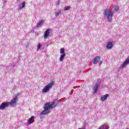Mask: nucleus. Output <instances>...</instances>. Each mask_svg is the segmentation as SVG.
<instances>
[{
    "instance_id": "aec40b11",
    "label": "nucleus",
    "mask_w": 129,
    "mask_h": 129,
    "mask_svg": "<svg viewBox=\"0 0 129 129\" xmlns=\"http://www.w3.org/2000/svg\"><path fill=\"white\" fill-rule=\"evenodd\" d=\"M41 47H42V45L41 44V43H39L37 45V51L41 49Z\"/></svg>"
},
{
    "instance_id": "a211bd4d",
    "label": "nucleus",
    "mask_w": 129,
    "mask_h": 129,
    "mask_svg": "<svg viewBox=\"0 0 129 129\" xmlns=\"http://www.w3.org/2000/svg\"><path fill=\"white\" fill-rule=\"evenodd\" d=\"M43 24V21H40L39 22H38L37 25H36V27H37V28H39V27H41V26H42V24Z\"/></svg>"
},
{
    "instance_id": "0eeeda50",
    "label": "nucleus",
    "mask_w": 129,
    "mask_h": 129,
    "mask_svg": "<svg viewBox=\"0 0 129 129\" xmlns=\"http://www.w3.org/2000/svg\"><path fill=\"white\" fill-rule=\"evenodd\" d=\"M127 64H129V56L126 58L125 60L123 62V63L121 65V68H123L127 65Z\"/></svg>"
},
{
    "instance_id": "1a4fd4ad",
    "label": "nucleus",
    "mask_w": 129,
    "mask_h": 129,
    "mask_svg": "<svg viewBox=\"0 0 129 129\" xmlns=\"http://www.w3.org/2000/svg\"><path fill=\"white\" fill-rule=\"evenodd\" d=\"M99 87V84H96L93 87V94H95L96 92H97V90H98V88Z\"/></svg>"
},
{
    "instance_id": "f8f14e48",
    "label": "nucleus",
    "mask_w": 129,
    "mask_h": 129,
    "mask_svg": "<svg viewBox=\"0 0 129 129\" xmlns=\"http://www.w3.org/2000/svg\"><path fill=\"white\" fill-rule=\"evenodd\" d=\"M109 96V95L108 94H105V95L101 97V101H105V100H106L107 99V97Z\"/></svg>"
},
{
    "instance_id": "393cba45",
    "label": "nucleus",
    "mask_w": 129,
    "mask_h": 129,
    "mask_svg": "<svg viewBox=\"0 0 129 129\" xmlns=\"http://www.w3.org/2000/svg\"><path fill=\"white\" fill-rule=\"evenodd\" d=\"M17 2H20V0H17Z\"/></svg>"
},
{
    "instance_id": "f3484780",
    "label": "nucleus",
    "mask_w": 129,
    "mask_h": 129,
    "mask_svg": "<svg viewBox=\"0 0 129 129\" xmlns=\"http://www.w3.org/2000/svg\"><path fill=\"white\" fill-rule=\"evenodd\" d=\"M60 54H66L65 53V49H64L63 48H61L60 49Z\"/></svg>"
},
{
    "instance_id": "423d86ee",
    "label": "nucleus",
    "mask_w": 129,
    "mask_h": 129,
    "mask_svg": "<svg viewBox=\"0 0 129 129\" xmlns=\"http://www.w3.org/2000/svg\"><path fill=\"white\" fill-rule=\"evenodd\" d=\"M35 122V116H32L27 120L28 124H32L33 122Z\"/></svg>"
},
{
    "instance_id": "39448f33",
    "label": "nucleus",
    "mask_w": 129,
    "mask_h": 129,
    "mask_svg": "<svg viewBox=\"0 0 129 129\" xmlns=\"http://www.w3.org/2000/svg\"><path fill=\"white\" fill-rule=\"evenodd\" d=\"M18 100V96H16L15 98H14L12 101L9 102V105H11V106H14V105H16L17 104V101Z\"/></svg>"
},
{
    "instance_id": "5701e85b",
    "label": "nucleus",
    "mask_w": 129,
    "mask_h": 129,
    "mask_svg": "<svg viewBox=\"0 0 129 129\" xmlns=\"http://www.w3.org/2000/svg\"><path fill=\"white\" fill-rule=\"evenodd\" d=\"M12 66L13 67H15V66H16V64H15V63H12Z\"/></svg>"
},
{
    "instance_id": "f03ea898",
    "label": "nucleus",
    "mask_w": 129,
    "mask_h": 129,
    "mask_svg": "<svg viewBox=\"0 0 129 129\" xmlns=\"http://www.w3.org/2000/svg\"><path fill=\"white\" fill-rule=\"evenodd\" d=\"M118 10H119L118 6H115L113 10H111V11H108L107 9H105L104 10V16L105 17H107L108 22H110L112 21L113 14H114V13H116V12H118Z\"/></svg>"
},
{
    "instance_id": "20e7f679",
    "label": "nucleus",
    "mask_w": 129,
    "mask_h": 129,
    "mask_svg": "<svg viewBox=\"0 0 129 129\" xmlns=\"http://www.w3.org/2000/svg\"><path fill=\"white\" fill-rule=\"evenodd\" d=\"M9 102H4L0 105V110H4L7 107H9Z\"/></svg>"
},
{
    "instance_id": "7ed1b4c3",
    "label": "nucleus",
    "mask_w": 129,
    "mask_h": 129,
    "mask_svg": "<svg viewBox=\"0 0 129 129\" xmlns=\"http://www.w3.org/2000/svg\"><path fill=\"white\" fill-rule=\"evenodd\" d=\"M54 85V82H51L49 83L47 85L44 87V88L42 89V92L43 93H46V92H48L51 89L52 87Z\"/></svg>"
},
{
    "instance_id": "dca6fc26",
    "label": "nucleus",
    "mask_w": 129,
    "mask_h": 129,
    "mask_svg": "<svg viewBox=\"0 0 129 129\" xmlns=\"http://www.w3.org/2000/svg\"><path fill=\"white\" fill-rule=\"evenodd\" d=\"M62 12V11L59 10L57 12H56L55 14V17H59V15H61V12Z\"/></svg>"
},
{
    "instance_id": "4be33fe9",
    "label": "nucleus",
    "mask_w": 129,
    "mask_h": 129,
    "mask_svg": "<svg viewBox=\"0 0 129 129\" xmlns=\"http://www.w3.org/2000/svg\"><path fill=\"white\" fill-rule=\"evenodd\" d=\"M99 65H101L102 64V61L100 60L99 62Z\"/></svg>"
},
{
    "instance_id": "b1692460",
    "label": "nucleus",
    "mask_w": 129,
    "mask_h": 129,
    "mask_svg": "<svg viewBox=\"0 0 129 129\" xmlns=\"http://www.w3.org/2000/svg\"><path fill=\"white\" fill-rule=\"evenodd\" d=\"M78 129H85V128H79Z\"/></svg>"
},
{
    "instance_id": "f257e3e1",
    "label": "nucleus",
    "mask_w": 129,
    "mask_h": 129,
    "mask_svg": "<svg viewBox=\"0 0 129 129\" xmlns=\"http://www.w3.org/2000/svg\"><path fill=\"white\" fill-rule=\"evenodd\" d=\"M58 103L59 100L57 99H54L51 104H50V103H45L43 107L44 110L42 111L41 114L42 115L49 114L50 113V109H52L54 107H56Z\"/></svg>"
},
{
    "instance_id": "412c9836",
    "label": "nucleus",
    "mask_w": 129,
    "mask_h": 129,
    "mask_svg": "<svg viewBox=\"0 0 129 129\" xmlns=\"http://www.w3.org/2000/svg\"><path fill=\"white\" fill-rule=\"evenodd\" d=\"M60 5V0H58L56 3V6H59Z\"/></svg>"
},
{
    "instance_id": "2eb2a0df",
    "label": "nucleus",
    "mask_w": 129,
    "mask_h": 129,
    "mask_svg": "<svg viewBox=\"0 0 129 129\" xmlns=\"http://www.w3.org/2000/svg\"><path fill=\"white\" fill-rule=\"evenodd\" d=\"M25 6H26V3H22V4H21L19 7V10H22V9H24V8H25Z\"/></svg>"
},
{
    "instance_id": "ddd939ff",
    "label": "nucleus",
    "mask_w": 129,
    "mask_h": 129,
    "mask_svg": "<svg viewBox=\"0 0 129 129\" xmlns=\"http://www.w3.org/2000/svg\"><path fill=\"white\" fill-rule=\"evenodd\" d=\"M99 128L100 129H109V126L107 124H104V125H101Z\"/></svg>"
},
{
    "instance_id": "6ab92c4d",
    "label": "nucleus",
    "mask_w": 129,
    "mask_h": 129,
    "mask_svg": "<svg viewBox=\"0 0 129 129\" xmlns=\"http://www.w3.org/2000/svg\"><path fill=\"white\" fill-rule=\"evenodd\" d=\"M71 9V6H68L63 8L64 11H68Z\"/></svg>"
},
{
    "instance_id": "9d476101",
    "label": "nucleus",
    "mask_w": 129,
    "mask_h": 129,
    "mask_svg": "<svg viewBox=\"0 0 129 129\" xmlns=\"http://www.w3.org/2000/svg\"><path fill=\"white\" fill-rule=\"evenodd\" d=\"M100 60V56H98L94 57V58L93 60V64H97L98 63V61Z\"/></svg>"
},
{
    "instance_id": "9b49d317",
    "label": "nucleus",
    "mask_w": 129,
    "mask_h": 129,
    "mask_svg": "<svg viewBox=\"0 0 129 129\" xmlns=\"http://www.w3.org/2000/svg\"><path fill=\"white\" fill-rule=\"evenodd\" d=\"M112 47H113V44L111 42H108L106 45V48L110 50V49L112 48Z\"/></svg>"
},
{
    "instance_id": "4468645a",
    "label": "nucleus",
    "mask_w": 129,
    "mask_h": 129,
    "mask_svg": "<svg viewBox=\"0 0 129 129\" xmlns=\"http://www.w3.org/2000/svg\"><path fill=\"white\" fill-rule=\"evenodd\" d=\"M65 56H66V54H63L60 55V56L59 57V61L60 62H62V61H63L64 58L65 57Z\"/></svg>"
},
{
    "instance_id": "6e6552de",
    "label": "nucleus",
    "mask_w": 129,
    "mask_h": 129,
    "mask_svg": "<svg viewBox=\"0 0 129 129\" xmlns=\"http://www.w3.org/2000/svg\"><path fill=\"white\" fill-rule=\"evenodd\" d=\"M50 29H46V31L44 32V39H47L48 37H49V35H50Z\"/></svg>"
}]
</instances>
